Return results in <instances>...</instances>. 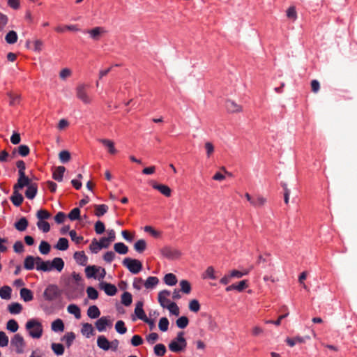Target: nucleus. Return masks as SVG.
Here are the masks:
<instances>
[{
	"mask_svg": "<svg viewBox=\"0 0 357 357\" xmlns=\"http://www.w3.org/2000/svg\"><path fill=\"white\" fill-rule=\"evenodd\" d=\"M26 329L29 331V335L33 338H40L43 335V326L36 319L29 320L26 324Z\"/></svg>",
	"mask_w": 357,
	"mask_h": 357,
	"instance_id": "nucleus-1",
	"label": "nucleus"
},
{
	"mask_svg": "<svg viewBox=\"0 0 357 357\" xmlns=\"http://www.w3.org/2000/svg\"><path fill=\"white\" fill-rule=\"evenodd\" d=\"M183 332H179L175 340H172L169 344V349L172 352H180L187 346V342L183 337Z\"/></svg>",
	"mask_w": 357,
	"mask_h": 357,
	"instance_id": "nucleus-2",
	"label": "nucleus"
},
{
	"mask_svg": "<svg viewBox=\"0 0 357 357\" xmlns=\"http://www.w3.org/2000/svg\"><path fill=\"white\" fill-rule=\"evenodd\" d=\"M61 295V291L57 285L49 284L45 289L43 296L45 301L51 302L59 298Z\"/></svg>",
	"mask_w": 357,
	"mask_h": 357,
	"instance_id": "nucleus-3",
	"label": "nucleus"
},
{
	"mask_svg": "<svg viewBox=\"0 0 357 357\" xmlns=\"http://www.w3.org/2000/svg\"><path fill=\"white\" fill-rule=\"evenodd\" d=\"M122 264L132 274H137L142 270V264L138 259L126 257L123 260Z\"/></svg>",
	"mask_w": 357,
	"mask_h": 357,
	"instance_id": "nucleus-4",
	"label": "nucleus"
},
{
	"mask_svg": "<svg viewBox=\"0 0 357 357\" xmlns=\"http://www.w3.org/2000/svg\"><path fill=\"white\" fill-rule=\"evenodd\" d=\"M88 88L89 86L85 84H79L76 87V96L84 104H90L91 102V98L87 93Z\"/></svg>",
	"mask_w": 357,
	"mask_h": 357,
	"instance_id": "nucleus-5",
	"label": "nucleus"
},
{
	"mask_svg": "<svg viewBox=\"0 0 357 357\" xmlns=\"http://www.w3.org/2000/svg\"><path fill=\"white\" fill-rule=\"evenodd\" d=\"M10 345L15 348L16 353H23L25 347V342L23 337L19 333L15 334L10 340Z\"/></svg>",
	"mask_w": 357,
	"mask_h": 357,
	"instance_id": "nucleus-6",
	"label": "nucleus"
},
{
	"mask_svg": "<svg viewBox=\"0 0 357 357\" xmlns=\"http://www.w3.org/2000/svg\"><path fill=\"white\" fill-rule=\"evenodd\" d=\"M160 253L164 257L169 259H176L181 255V253L178 250L168 246L161 248Z\"/></svg>",
	"mask_w": 357,
	"mask_h": 357,
	"instance_id": "nucleus-7",
	"label": "nucleus"
},
{
	"mask_svg": "<svg viewBox=\"0 0 357 357\" xmlns=\"http://www.w3.org/2000/svg\"><path fill=\"white\" fill-rule=\"evenodd\" d=\"M170 294L171 292L166 289L162 290L158 293V302L163 308H166L168 306V304L171 303L170 301L167 298Z\"/></svg>",
	"mask_w": 357,
	"mask_h": 357,
	"instance_id": "nucleus-8",
	"label": "nucleus"
},
{
	"mask_svg": "<svg viewBox=\"0 0 357 357\" xmlns=\"http://www.w3.org/2000/svg\"><path fill=\"white\" fill-rule=\"evenodd\" d=\"M100 289L104 290L105 294L108 296H114L117 292V289L114 284L107 283V282H101L100 284Z\"/></svg>",
	"mask_w": 357,
	"mask_h": 357,
	"instance_id": "nucleus-9",
	"label": "nucleus"
},
{
	"mask_svg": "<svg viewBox=\"0 0 357 357\" xmlns=\"http://www.w3.org/2000/svg\"><path fill=\"white\" fill-rule=\"evenodd\" d=\"M111 323L107 317H102L96 321V327L98 331L102 332L106 330V327Z\"/></svg>",
	"mask_w": 357,
	"mask_h": 357,
	"instance_id": "nucleus-10",
	"label": "nucleus"
},
{
	"mask_svg": "<svg viewBox=\"0 0 357 357\" xmlns=\"http://www.w3.org/2000/svg\"><path fill=\"white\" fill-rule=\"evenodd\" d=\"M108 248V243L103 244L101 239L99 242L96 239H93L90 245V250L94 253H97L102 248Z\"/></svg>",
	"mask_w": 357,
	"mask_h": 357,
	"instance_id": "nucleus-11",
	"label": "nucleus"
},
{
	"mask_svg": "<svg viewBox=\"0 0 357 357\" xmlns=\"http://www.w3.org/2000/svg\"><path fill=\"white\" fill-rule=\"evenodd\" d=\"M73 257L76 262L79 265L85 266L86 264L88 257L84 251L75 252Z\"/></svg>",
	"mask_w": 357,
	"mask_h": 357,
	"instance_id": "nucleus-12",
	"label": "nucleus"
},
{
	"mask_svg": "<svg viewBox=\"0 0 357 357\" xmlns=\"http://www.w3.org/2000/svg\"><path fill=\"white\" fill-rule=\"evenodd\" d=\"M226 108L228 112L231 113L240 112L242 111V107L231 100H227Z\"/></svg>",
	"mask_w": 357,
	"mask_h": 357,
	"instance_id": "nucleus-13",
	"label": "nucleus"
},
{
	"mask_svg": "<svg viewBox=\"0 0 357 357\" xmlns=\"http://www.w3.org/2000/svg\"><path fill=\"white\" fill-rule=\"evenodd\" d=\"M51 262V271L56 269L57 271L61 272L64 267V261L60 257H55Z\"/></svg>",
	"mask_w": 357,
	"mask_h": 357,
	"instance_id": "nucleus-14",
	"label": "nucleus"
},
{
	"mask_svg": "<svg viewBox=\"0 0 357 357\" xmlns=\"http://www.w3.org/2000/svg\"><path fill=\"white\" fill-rule=\"evenodd\" d=\"M10 200L15 206H20L23 202L24 198L23 196L19 193V190L16 189L13 190V193L10 197Z\"/></svg>",
	"mask_w": 357,
	"mask_h": 357,
	"instance_id": "nucleus-15",
	"label": "nucleus"
},
{
	"mask_svg": "<svg viewBox=\"0 0 357 357\" xmlns=\"http://www.w3.org/2000/svg\"><path fill=\"white\" fill-rule=\"evenodd\" d=\"M91 36V38L95 40H98L101 33L105 32V30L102 27L97 26L92 29L88 30L86 31Z\"/></svg>",
	"mask_w": 357,
	"mask_h": 357,
	"instance_id": "nucleus-16",
	"label": "nucleus"
},
{
	"mask_svg": "<svg viewBox=\"0 0 357 357\" xmlns=\"http://www.w3.org/2000/svg\"><path fill=\"white\" fill-rule=\"evenodd\" d=\"M153 188L158 190L160 193L167 197L171 196L172 190L170 188L166 185L154 183Z\"/></svg>",
	"mask_w": 357,
	"mask_h": 357,
	"instance_id": "nucleus-17",
	"label": "nucleus"
},
{
	"mask_svg": "<svg viewBox=\"0 0 357 357\" xmlns=\"http://www.w3.org/2000/svg\"><path fill=\"white\" fill-rule=\"evenodd\" d=\"M37 191V185L36 183H31L27 187V189L25 192V196L29 199H33L36 197Z\"/></svg>",
	"mask_w": 357,
	"mask_h": 357,
	"instance_id": "nucleus-18",
	"label": "nucleus"
},
{
	"mask_svg": "<svg viewBox=\"0 0 357 357\" xmlns=\"http://www.w3.org/2000/svg\"><path fill=\"white\" fill-rule=\"evenodd\" d=\"M135 314L138 319L142 321L146 317L145 312L143 310V302L139 301L137 303L135 308Z\"/></svg>",
	"mask_w": 357,
	"mask_h": 357,
	"instance_id": "nucleus-19",
	"label": "nucleus"
},
{
	"mask_svg": "<svg viewBox=\"0 0 357 357\" xmlns=\"http://www.w3.org/2000/svg\"><path fill=\"white\" fill-rule=\"evenodd\" d=\"M72 276H73V278H68L65 281L64 286L67 290H70L72 288V283H73V280H75L76 282H78L82 279L79 274L76 273L75 272L73 273Z\"/></svg>",
	"mask_w": 357,
	"mask_h": 357,
	"instance_id": "nucleus-20",
	"label": "nucleus"
},
{
	"mask_svg": "<svg viewBox=\"0 0 357 357\" xmlns=\"http://www.w3.org/2000/svg\"><path fill=\"white\" fill-rule=\"evenodd\" d=\"M159 283V279L155 276H149L144 281V287L147 289H153Z\"/></svg>",
	"mask_w": 357,
	"mask_h": 357,
	"instance_id": "nucleus-21",
	"label": "nucleus"
},
{
	"mask_svg": "<svg viewBox=\"0 0 357 357\" xmlns=\"http://www.w3.org/2000/svg\"><path fill=\"white\" fill-rule=\"evenodd\" d=\"M65 171H66L65 167H63V166L57 167L53 172L52 178L59 182L62 181L63 174H64Z\"/></svg>",
	"mask_w": 357,
	"mask_h": 357,
	"instance_id": "nucleus-22",
	"label": "nucleus"
},
{
	"mask_svg": "<svg viewBox=\"0 0 357 357\" xmlns=\"http://www.w3.org/2000/svg\"><path fill=\"white\" fill-rule=\"evenodd\" d=\"M20 296L25 302H29L33 300V295L32 291L27 288H22L20 289Z\"/></svg>",
	"mask_w": 357,
	"mask_h": 357,
	"instance_id": "nucleus-23",
	"label": "nucleus"
},
{
	"mask_svg": "<svg viewBox=\"0 0 357 357\" xmlns=\"http://www.w3.org/2000/svg\"><path fill=\"white\" fill-rule=\"evenodd\" d=\"M31 180L26 176L24 178H18L17 183H15L13 186V190H20L22 189L25 186H29L31 183H30Z\"/></svg>",
	"mask_w": 357,
	"mask_h": 357,
	"instance_id": "nucleus-24",
	"label": "nucleus"
},
{
	"mask_svg": "<svg viewBox=\"0 0 357 357\" xmlns=\"http://www.w3.org/2000/svg\"><path fill=\"white\" fill-rule=\"evenodd\" d=\"M99 142L108 149L109 153L115 154L116 153V150L114 147V143L112 140L107 139H99Z\"/></svg>",
	"mask_w": 357,
	"mask_h": 357,
	"instance_id": "nucleus-25",
	"label": "nucleus"
},
{
	"mask_svg": "<svg viewBox=\"0 0 357 357\" xmlns=\"http://www.w3.org/2000/svg\"><path fill=\"white\" fill-rule=\"evenodd\" d=\"M29 225L28 220L26 218H21L17 222L15 223V227L20 231H25Z\"/></svg>",
	"mask_w": 357,
	"mask_h": 357,
	"instance_id": "nucleus-26",
	"label": "nucleus"
},
{
	"mask_svg": "<svg viewBox=\"0 0 357 357\" xmlns=\"http://www.w3.org/2000/svg\"><path fill=\"white\" fill-rule=\"evenodd\" d=\"M97 344L100 348H101L104 350H106V351L109 349V348H110V342L103 335L99 336L98 337Z\"/></svg>",
	"mask_w": 357,
	"mask_h": 357,
	"instance_id": "nucleus-27",
	"label": "nucleus"
},
{
	"mask_svg": "<svg viewBox=\"0 0 357 357\" xmlns=\"http://www.w3.org/2000/svg\"><path fill=\"white\" fill-rule=\"evenodd\" d=\"M7 96L10 98V105L15 106L20 104L21 100V96L20 94L15 93L13 92H8Z\"/></svg>",
	"mask_w": 357,
	"mask_h": 357,
	"instance_id": "nucleus-28",
	"label": "nucleus"
},
{
	"mask_svg": "<svg viewBox=\"0 0 357 357\" xmlns=\"http://www.w3.org/2000/svg\"><path fill=\"white\" fill-rule=\"evenodd\" d=\"M8 310L10 314H17L22 310V305L19 303H12L8 306Z\"/></svg>",
	"mask_w": 357,
	"mask_h": 357,
	"instance_id": "nucleus-29",
	"label": "nucleus"
},
{
	"mask_svg": "<svg viewBox=\"0 0 357 357\" xmlns=\"http://www.w3.org/2000/svg\"><path fill=\"white\" fill-rule=\"evenodd\" d=\"M52 330L54 332H62L64 330V324L61 319H57L52 323Z\"/></svg>",
	"mask_w": 357,
	"mask_h": 357,
	"instance_id": "nucleus-30",
	"label": "nucleus"
},
{
	"mask_svg": "<svg viewBox=\"0 0 357 357\" xmlns=\"http://www.w3.org/2000/svg\"><path fill=\"white\" fill-rule=\"evenodd\" d=\"M164 282L169 286H174L175 285L178 280L176 278V276L173 273H167L165 275L164 278Z\"/></svg>",
	"mask_w": 357,
	"mask_h": 357,
	"instance_id": "nucleus-31",
	"label": "nucleus"
},
{
	"mask_svg": "<svg viewBox=\"0 0 357 357\" xmlns=\"http://www.w3.org/2000/svg\"><path fill=\"white\" fill-rule=\"evenodd\" d=\"M93 328L91 324H83L81 332L84 335H86V337H89L91 335H92L93 334Z\"/></svg>",
	"mask_w": 357,
	"mask_h": 357,
	"instance_id": "nucleus-32",
	"label": "nucleus"
},
{
	"mask_svg": "<svg viewBox=\"0 0 357 357\" xmlns=\"http://www.w3.org/2000/svg\"><path fill=\"white\" fill-rule=\"evenodd\" d=\"M100 268L96 266H89L85 268L86 276L88 278H96V274L100 271Z\"/></svg>",
	"mask_w": 357,
	"mask_h": 357,
	"instance_id": "nucleus-33",
	"label": "nucleus"
},
{
	"mask_svg": "<svg viewBox=\"0 0 357 357\" xmlns=\"http://www.w3.org/2000/svg\"><path fill=\"white\" fill-rule=\"evenodd\" d=\"M67 310L70 314H73L76 319H79L81 317L80 309L77 305H69L67 307Z\"/></svg>",
	"mask_w": 357,
	"mask_h": 357,
	"instance_id": "nucleus-34",
	"label": "nucleus"
},
{
	"mask_svg": "<svg viewBox=\"0 0 357 357\" xmlns=\"http://www.w3.org/2000/svg\"><path fill=\"white\" fill-rule=\"evenodd\" d=\"M87 315L91 319H96L100 315V312L96 305H91L88 308Z\"/></svg>",
	"mask_w": 357,
	"mask_h": 357,
	"instance_id": "nucleus-35",
	"label": "nucleus"
},
{
	"mask_svg": "<svg viewBox=\"0 0 357 357\" xmlns=\"http://www.w3.org/2000/svg\"><path fill=\"white\" fill-rule=\"evenodd\" d=\"M12 289L9 286H3L0 289V296L2 299L9 300L11 298Z\"/></svg>",
	"mask_w": 357,
	"mask_h": 357,
	"instance_id": "nucleus-36",
	"label": "nucleus"
},
{
	"mask_svg": "<svg viewBox=\"0 0 357 357\" xmlns=\"http://www.w3.org/2000/svg\"><path fill=\"white\" fill-rule=\"evenodd\" d=\"M36 262V257L29 255L27 256L24 261V267L26 270H32L34 268V264Z\"/></svg>",
	"mask_w": 357,
	"mask_h": 357,
	"instance_id": "nucleus-37",
	"label": "nucleus"
},
{
	"mask_svg": "<svg viewBox=\"0 0 357 357\" xmlns=\"http://www.w3.org/2000/svg\"><path fill=\"white\" fill-rule=\"evenodd\" d=\"M17 34L15 31H10L5 36V40L8 44H15L17 41Z\"/></svg>",
	"mask_w": 357,
	"mask_h": 357,
	"instance_id": "nucleus-38",
	"label": "nucleus"
},
{
	"mask_svg": "<svg viewBox=\"0 0 357 357\" xmlns=\"http://www.w3.org/2000/svg\"><path fill=\"white\" fill-rule=\"evenodd\" d=\"M181 291L185 294H189L191 292V284L186 280H182L180 281Z\"/></svg>",
	"mask_w": 357,
	"mask_h": 357,
	"instance_id": "nucleus-39",
	"label": "nucleus"
},
{
	"mask_svg": "<svg viewBox=\"0 0 357 357\" xmlns=\"http://www.w3.org/2000/svg\"><path fill=\"white\" fill-rule=\"evenodd\" d=\"M115 252L121 255H126L128 252V248L123 243H116L114 245Z\"/></svg>",
	"mask_w": 357,
	"mask_h": 357,
	"instance_id": "nucleus-40",
	"label": "nucleus"
},
{
	"mask_svg": "<svg viewBox=\"0 0 357 357\" xmlns=\"http://www.w3.org/2000/svg\"><path fill=\"white\" fill-rule=\"evenodd\" d=\"M95 215L97 217H101L108 211V206L106 204L95 205Z\"/></svg>",
	"mask_w": 357,
	"mask_h": 357,
	"instance_id": "nucleus-41",
	"label": "nucleus"
},
{
	"mask_svg": "<svg viewBox=\"0 0 357 357\" xmlns=\"http://www.w3.org/2000/svg\"><path fill=\"white\" fill-rule=\"evenodd\" d=\"M55 248L59 250H66L68 248V240L66 238H60Z\"/></svg>",
	"mask_w": 357,
	"mask_h": 357,
	"instance_id": "nucleus-42",
	"label": "nucleus"
},
{
	"mask_svg": "<svg viewBox=\"0 0 357 357\" xmlns=\"http://www.w3.org/2000/svg\"><path fill=\"white\" fill-rule=\"evenodd\" d=\"M305 337H301V336H296L293 338L287 337L286 339L287 344L292 347H294L296 343H303L305 342Z\"/></svg>",
	"mask_w": 357,
	"mask_h": 357,
	"instance_id": "nucleus-43",
	"label": "nucleus"
},
{
	"mask_svg": "<svg viewBox=\"0 0 357 357\" xmlns=\"http://www.w3.org/2000/svg\"><path fill=\"white\" fill-rule=\"evenodd\" d=\"M75 339V335L73 332H68L62 337V340L65 341L68 347H70L72 345Z\"/></svg>",
	"mask_w": 357,
	"mask_h": 357,
	"instance_id": "nucleus-44",
	"label": "nucleus"
},
{
	"mask_svg": "<svg viewBox=\"0 0 357 357\" xmlns=\"http://www.w3.org/2000/svg\"><path fill=\"white\" fill-rule=\"evenodd\" d=\"M146 243L144 239L138 240L134 245L135 250L139 253L143 252L146 250Z\"/></svg>",
	"mask_w": 357,
	"mask_h": 357,
	"instance_id": "nucleus-45",
	"label": "nucleus"
},
{
	"mask_svg": "<svg viewBox=\"0 0 357 357\" xmlns=\"http://www.w3.org/2000/svg\"><path fill=\"white\" fill-rule=\"evenodd\" d=\"M203 278L204 279H211V280H215L217 278V276L215 275V270L213 266H208L205 272L203 273Z\"/></svg>",
	"mask_w": 357,
	"mask_h": 357,
	"instance_id": "nucleus-46",
	"label": "nucleus"
},
{
	"mask_svg": "<svg viewBox=\"0 0 357 357\" xmlns=\"http://www.w3.org/2000/svg\"><path fill=\"white\" fill-rule=\"evenodd\" d=\"M132 297L130 293L126 291L121 295V303L125 306H129L132 303Z\"/></svg>",
	"mask_w": 357,
	"mask_h": 357,
	"instance_id": "nucleus-47",
	"label": "nucleus"
},
{
	"mask_svg": "<svg viewBox=\"0 0 357 357\" xmlns=\"http://www.w3.org/2000/svg\"><path fill=\"white\" fill-rule=\"evenodd\" d=\"M51 348L54 352V354L58 356L63 355L64 353V347L62 344L52 343L51 345Z\"/></svg>",
	"mask_w": 357,
	"mask_h": 357,
	"instance_id": "nucleus-48",
	"label": "nucleus"
},
{
	"mask_svg": "<svg viewBox=\"0 0 357 357\" xmlns=\"http://www.w3.org/2000/svg\"><path fill=\"white\" fill-rule=\"evenodd\" d=\"M50 249L51 246L47 242L45 241H42L40 242L39 245V251L42 255H47L50 252Z\"/></svg>",
	"mask_w": 357,
	"mask_h": 357,
	"instance_id": "nucleus-49",
	"label": "nucleus"
},
{
	"mask_svg": "<svg viewBox=\"0 0 357 357\" xmlns=\"http://www.w3.org/2000/svg\"><path fill=\"white\" fill-rule=\"evenodd\" d=\"M154 353L158 356H163L166 353V347L163 344H158L154 347Z\"/></svg>",
	"mask_w": 357,
	"mask_h": 357,
	"instance_id": "nucleus-50",
	"label": "nucleus"
},
{
	"mask_svg": "<svg viewBox=\"0 0 357 357\" xmlns=\"http://www.w3.org/2000/svg\"><path fill=\"white\" fill-rule=\"evenodd\" d=\"M176 326L179 328H185L188 325L189 320L187 317L183 316V317H179L176 320Z\"/></svg>",
	"mask_w": 357,
	"mask_h": 357,
	"instance_id": "nucleus-51",
	"label": "nucleus"
},
{
	"mask_svg": "<svg viewBox=\"0 0 357 357\" xmlns=\"http://www.w3.org/2000/svg\"><path fill=\"white\" fill-rule=\"evenodd\" d=\"M68 218L73 221L80 218V210L79 208H74L68 215Z\"/></svg>",
	"mask_w": 357,
	"mask_h": 357,
	"instance_id": "nucleus-52",
	"label": "nucleus"
},
{
	"mask_svg": "<svg viewBox=\"0 0 357 357\" xmlns=\"http://www.w3.org/2000/svg\"><path fill=\"white\" fill-rule=\"evenodd\" d=\"M266 202V199L261 196H257L254 198L253 202H252V205L255 207H261L264 206Z\"/></svg>",
	"mask_w": 357,
	"mask_h": 357,
	"instance_id": "nucleus-53",
	"label": "nucleus"
},
{
	"mask_svg": "<svg viewBox=\"0 0 357 357\" xmlns=\"http://www.w3.org/2000/svg\"><path fill=\"white\" fill-rule=\"evenodd\" d=\"M169 320L167 317H162L158 324L160 330L162 332H165L168 330Z\"/></svg>",
	"mask_w": 357,
	"mask_h": 357,
	"instance_id": "nucleus-54",
	"label": "nucleus"
},
{
	"mask_svg": "<svg viewBox=\"0 0 357 357\" xmlns=\"http://www.w3.org/2000/svg\"><path fill=\"white\" fill-rule=\"evenodd\" d=\"M6 328L8 331L15 333L18 330L19 326L15 319H10L7 322Z\"/></svg>",
	"mask_w": 357,
	"mask_h": 357,
	"instance_id": "nucleus-55",
	"label": "nucleus"
},
{
	"mask_svg": "<svg viewBox=\"0 0 357 357\" xmlns=\"http://www.w3.org/2000/svg\"><path fill=\"white\" fill-rule=\"evenodd\" d=\"M59 158L62 163L68 162L70 160V153L68 151H61L59 154Z\"/></svg>",
	"mask_w": 357,
	"mask_h": 357,
	"instance_id": "nucleus-56",
	"label": "nucleus"
},
{
	"mask_svg": "<svg viewBox=\"0 0 357 357\" xmlns=\"http://www.w3.org/2000/svg\"><path fill=\"white\" fill-rule=\"evenodd\" d=\"M116 331L120 334H125L127 331V328L123 321L119 320L115 324Z\"/></svg>",
	"mask_w": 357,
	"mask_h": 357,
	"instance_id": "nucleus-57",
	"label": "nucleus"
},
{
	"mask_svg": "<svg viewBox=\"0 0 357 357\" xmlns=\"http://www.w3.org/2000/svg\"><path fill=\"white\" fill-rule=\"evenodd\" d=\"M51 216V214L46 210L40 209L36 213V217L40 220H45L49 219Z\"/></svg>",
	"mask_w": 357,
	"mask_h": 357,
	"instance_id": "nucleus-58",
	"label": "nucleus"
},
{
	"mask_svg": "<svg viewBox=\"0 0 357 357\" xmlns=\"http://www.w3.org/2000/svg\"><path fill=\"white\" fill-rule=\"evenodd\" d=\"M37 226L39 229L42 230L45 233L48 232L50 229V224L45 220H39L37 222Z\"/></svg>",
	"mask_w": 357,
	"mask_h": 357,
	"instance_id": "nucleus-59",
	"label": "nucleus"
},
{
	"mask_svg": "<svg viewBox=\"0 0 357 357\" xmlns=\"http://www.w3.org/2000/svg\"><path fill=\"white\" fill-rule=\"evenodd\" d=\"M17 152L21 156L26 157L29 154L30 149L28 146L22 144L18 146Z\"/></svg>",
	"mask_w": 357,
	"mask_h": 357,
	"instance_id": "nucleus-60",
	"label": "nucleus"
},
{
	"mask_svg": "<svg viewBox=\"0 0 357 357\" xmlns=\"http://www.w3.org/2000/svg\"><path fill=\"white\" fill-rule=\"evenodd\" d=\"M86 293H87L88 297L90 299L95 300V299H97L98 297V291L95 288H93L92 287H89L86 289Z\"/></svg>",
	"mask_w": 357,
	"mask_h": 357,
	"instance_id": "nucleus-61",
	"label": "nucleus"
},
{
	"mask_svg": "<svg viewBox=\"0 0 357 357\" xmlns=\"http://www.w3.org/2000/svg\"><path fill=\"white\" fill-rule=\"evenodd\" d=\"M189 309L193 312H197L200 310V305L197 300L193 299L189 303Z\"/></svg>",
	"mask_w": 357,
	"mask_h": 357,
	"instance_id": "nucleus-62",
	"label": "nucleus"
},
{
	"mask_svg": "<svg viewBox=\"0 0 357 357\" xmlns=\"http://www.w3.org/2000/svg\"><path fill=\"white\" fill-rule=\"evenodd\" d=\"M166 308H167L172 314L176 316H178L179 314V308L176 303L174 302L169 303L168 306Z\"/></svg>",
	"mask_w": 357,
	"mask_h": 357,
	"instance_id": "nucleus-63",
	"label": "nucleus"
},
{
	"mask_svg": "<svg viewBox=\"0 0 357 357\" xmlns=\"http://www.w3.org/2000/svg\"><path fill=\"white\" fill-rule=\"evenodd\" d=\"M94 229L96 234H102L105 230V225L102 222L98 220L96 222L94 226Z\"/></svg>",
	"mask_w": 357,
	"mask_h": 357,
	"instance_id": "nucleus-64",
	"label": "nucleus"
}]
</instances>
